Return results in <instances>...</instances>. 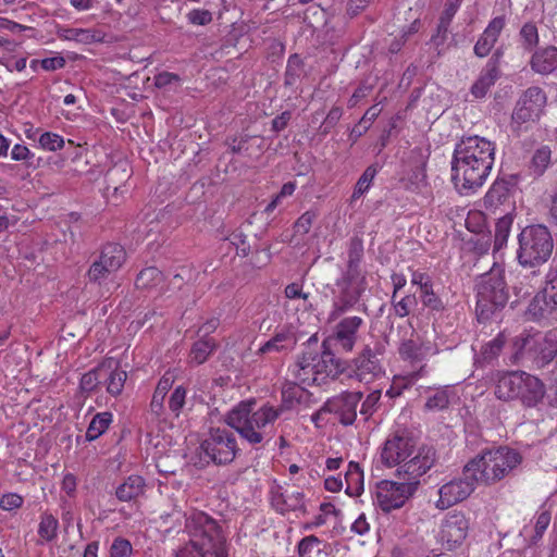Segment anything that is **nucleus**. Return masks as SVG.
<instances>
[{"label":"nucleus","mask_w":557,"mask_h":557,"mask_svg":"<svg viewBox=\"0 0 557 557\" xmlns=\"http://www.w3.org/2000/svg\"><path fill=\"white\" fill-rule=\"evenodd\" d=\"M436 449L423 445L408 462L396 469L399 482L384 480L376 486V503L384 512L398 509L417 492L420 478L435 465Z\"/></svg>","instance_id":"f257e3e1"},{"label":"nucleus","mask_w":557,"mask_h":557,"mask_svg":"<svg viewBox=\"0 0 557 557\" xmlns=\"http://www.w3.org/2000/svg\"><path fill=\"white\" fill-rule=\"evenodd\" d=\"M190 540L175 557H228L226 539L220 524L203 511L190 515L186 520Z\"/></svg>","instance_id":"f03ea898"},{"label":"nucleus","mask_w":557,"mask_h":557,"mask_svg":"<svg viewBox=\"0 0 557 557\" xmlns=\"http://www.w3.org/2000/svg\"><path fill=\"white\" fill-rule=\"evenodd\" d=\"M255 400L240 401L226 414L225 422L234 429L243 440L256 446L271 433L274 422L282 414V409H275L269 403L253 409Z\"/></svg>","instance_id":"7ed1b4c3"},{"label":"nucleus","mask_w":557,"mask_h":557,"mask_svg":"<svg viewBox=\"0 0 557 557\" xmlns=\"http://www.w3.org/2000/svg\"><path fill=\"white\" fill-rule=\"evenodd\" d=\"M522 460L521 454L508 446L486 447L468 461L467 472L472 470L481 484L491 486L511 475Z\"/></svg>","instance_id":"20e7f679"},{"label":"nucleus","mask_w":557,"mask_h":557,"mask_svg":"<svg viewBox=\"0 0 557 557\" xmlns=\"http://www.w3.org/2000/svg\"><path fill=\"white\" fill-rule=\"evenodd\" d=\"M346 265L341 277L335 282L334 307L338 313L352 308L368 287L367 271L362 269L363 246H348Z\"/></svg>","instance_id":"39448f33"},{"label":"nucleus","mask_w":557,"mask_h":557,"mask_svg":"<svg viewBox=\"0 0 557 557\" xmlns=\"http://www.w3.org/2000/svg\"><path fill=\"white\" fill-rule=\"evenodd\" d=\"M557 357V330L524 331L512 339L511 362L543 369Z\"/></svg>","instance_id":"423d86ee"},{"label":"nucleus","mask_w":557,"mask_h":557,"mask_svg":"<svg viewBox=\"0 0 557 557\" xmlns=\"http://www.w3.org/2000/svg\"><path fill=\"white\" fill-rule=\"evenodd\" d=\"M494 393L500 400H519L522 406L533 408L542 403L546 387L537 376L518 370L500 374Z\"/></svg>","instance_id":"0eeeda50"},{"label":"nucleus","mask_w":557,"mask_h":557,"mask_svg":"<svg viewBox=\"0 0 557 557\" xmlns=\"http://www.w3.org/2000/svg\"><path fill=\"white\" fill-rule=\"evenodd\" d=\"M509 294L504 271L493 267L480 276L476 283V317L485 322L502 311L508 302Z\"/></svg>","instance_id":"6e6552de"},{"label":"nucleus","mask_w":557,"mask_h":557,"mask_svg":"<svg viewBox=\"0 0 557 557\" xmlns=\"http://www.w3.org/2000/svg\"><path fill=\"white\" fill-rule=\"evenodd\" d=\"M547 94L540 86H530L519 95L510 117L511 132L520 136L537 123L547 106Z\"/></svg>","instance_id":"1a4fd4ad"},{"label":"nucleus","mask_w":557,"mask_h":557,"mask_svg":"<svg viewBox=\"0 0 557 557\" xmlns=\"http://www.w3.org/2000/svg\"><path fill=\"white\" fill-rule=\"evenodd\" d=\"M238 451L236 436L232 431L221 428L211 429L209 436L199 446V460L194 465L200 469L210 462L219 466L227 465L234 460Z\"/></svg>","instance_id":"9d476101"},{"label":"nucleus","mask_w":557,"mask_h":557,"mask_svg":"<svg viewBox=\"0 0 557 557\" xmlns=\"http://www.w3.org/2000/svg\"><path fill=\"white\" fill-rule=\"evenodd\" d=\"M493 164L484 161L465 158L458 153L453 154L451 182L461 195H470L483 186Z\"/></svg>","instance_id":"9b49d317"},{"label":"nucleus","mask_w":557,"mask_h":557,"mask_svg":"<svg viewBox=\"0 0 557 557\" xmlns=\"http://www.w3.org/2000/svg\"><path fill=\"white\" fill-rule=\"evenodd\" d=\"M420 447L411 430L399 428L386 437L381 448V461L387 468H399L413 458Z\"/></svg>","instance_id":"f8f14e48"},{"label":"nucleus","mask_w":557,"mask_h":557,"mask_svg":"<svg viewBox=\"0 0 557 557\" xmlns=\"http://www.w3.org/2000/svg\"><path fill=\"white\" fill-rule=\"evenodd\" d=\"M468 462L462 468V473L458 478H454L438 488V499L435 507L440 510L448 509L449 507L467 499L480 483L473 471L467 472Z\"/></svg>","instance_id":"ddd939ff"},{"label":"nucleus","mask_w":557,"mask_h":557,"mask_svg":"<svg viewBox=\"0 0 557 557\" xmlns=\"http://www.w3.org/2000/svg\"><path fill=\"white\" fill-rule=\"evenodd\" d=\"M383 354V346L379 343L374 348L366 345L350 366L349 377L360 383H371L384 374V368L379 356Z\"/></svg>","instance_id":"4468645a"},{"label":"nucleus","mask_w":557,"mask_h":557,"mask_svg":"<svg viewBox=\"0 0 557 557\" xmlns=\"http://www.w3.org/2000/svg\"><path fill=\"white\" fill-rule=\"evenodd\" d=\"M362 397V392L345 391L329 398L323 404V410L334 414L341 424L348 426L357 419V408Z\"/></svg>","instance_id":"2eb2a0df"},{"label":"nucleus","mask_w":557,"mask_h":557,"mask_svg":"<svg viewBox=\"0 0 557 557\" xmlns=\"http://www.w3.org/2000/svg\"><path fill=\"white\" fill-rule=\"evenodd\" d=\"M315 379L318 385H323L329 379L335 380L345 370V363L336 358L329 346V342L324 341L321 349L317 345V357L314 358Z\"/></svg>","instance_id":"dca6fc26"},{"label":"nucleus","mask_w":557,"mask_h":557,"mask_svg":"<svg viewBox=\"0 0 557 557\" xmlns=\"http://www.w3.org/2000/svg\"><path fill=\"white\" fill-rule=\"evenodd\" d=\"M126 258L124 246H104L99 260L95 261L89 271L88 277L91 282H99L109 273L122 267Z\"/></svg>","instance_id":"f3484780"},{"label":"nucleus","mask_w":557,"mask_h":557,"mask_svg":"<svg viewBox=\"0 0 557 557\" xmlns=\"http://www.w3.org/2000/svg\"><path fill=\"white\" fill-rule=\"evenodd\" d=\"M468 530L469 521L465 513L453 511L442 522L440 537L447 549H453L465 541Z\"/></svg>","instance_id":"a211bd4d"},{"label":"nucleus","mask_w":557,"mask_h":557,"mask_svg":"<svg viewBox=\"0 0 557 557\" xmlns=\"http://www.w3.org/2000/svg\"><path fill=\"white\" fill-rule=\"evenodd\" d=\"M315 357L317 339L312 342V338H310L297 361L288 368L289 376L301 384L318 385V381L313 380L315 379Z\"/></svg>","instance_id":"6ab92c4d"},{"label":"nucleus","mask_w":557,"mask_h":557,"mask_svg":"<svg viewBox=\"0 0 557 557\" xmlns=\"http://www.w3.org/2000/svg\"><path fill=\"white\" fill-rule=\"evenodd\" d=\"M504 57V48L498 47L491 55L479 77L471 86V94L474 98L481 99L486 96L492 86L500 77V62Z\"/></svg>","instance_id":"aec40b11"},{"label":"nucleus","mask_w":557,"mask_h":557,"mask_svg":"<svg viewBox=\"0 0 557 557\" xmlns=\"http://www.w3.org/2000/svg\"><path fill=\"white\" fill-rule=\"evenodd\" d=\"M454 153L494 164L495 144L480 136L463 137L455 147Z\"/></svg>","instance_id":"412c9836"},{"label":"nucleus","mask_w":557,"mask_h":557,"mask_svg":"<svg viewBox=\"0 0 557 557\" xmlns=\"http://www.w3.org/2000/svg\"><path fill=\"white\" fill-rule=\"evenodd\" d=\"M362 324L363 320L360 317L344 318L337 323L334 335L327 342L334 341L344 351L349 352L356 345L358 331Z\"/></svg>","instance_id":"4be33fe9"},{"label":"nucleus","mask_w":557,"mask_h":557,"mask_svg":"<svg viewBox=\"0 0 557 557\" xmlns=\"http://www.w3.org/2000/svg\"><path fill=\"white\" fill-rule=\"evenodd\" d=\"M505 25L506 17L504 15L496 16L490 21L473 47V52L478 58H485L491 53Z\"/></svg>","instance_id":"5701e85b"},{"label":"nucleus","mask_w":557,"mask_h":557,"mask_svg":"<svg viewBox=\"0 0 557 557\" xmlns=\"http://www.w3.org/2000/svg\"><path fill=\"white\" fill-rule=\"evenodd\" d=\"M513 190V184L507 180H497L490 187L484 196L483 203L485 210L496 213L502 206L510 207V198Z\"/></svg>","instance_id":"b1692460"},{"label":"nucleus","mask_w":557,"mask_h":557,"mask_svg":"<svg viewBox=\"0 0 557 557\" xmlns=\"http://www.w3.org/2000/svg\"><path fill=\"white\" fill-rule=\"evenodd\" d=\"M531 70L542 76L557 75V48L546 46L534 50L529 61Z\"/></svg>","instance_id":"393cba45"},{"label":"nucleus","mask_w":557,"mask_h":557,"mask_svg":"<svg viewBox=\"0 0 557 557\" xmlns=\"http://www.w3.org/2000/svg\"><path fill=\"white\" fill-rule=\"evenodd\" d=\"M103 381L102 384L106 386V391L112 397H117L124 389L125 382L127 380L126 371L122 370L119 362L113 359L103 360Z\"/></svg>","instance_id":"a878e982"},{"label":"nucleus","mask_w":557,"mask_h":557,"mask_svg":"<svg viewBox=\"0 0 557 557\" xmlns=\"http://www.w3.org/2000/svg\"><path fill=\"white\" fill-rule=\"evenodd\" d=\"M146 480L138 474H131L115 488V496L120 502H137L146 492Z\"/></svg>","instance_id":"bb28decb"},{"label":"nucleus","mask_w":557,"mask_h":557,"mask_svg":"<svg viewBox=\"0 0 557 557\" xmlns=\"http://www.w3.org/2000/svg\"><path fill=\"white\" fill-rule=\"evenodd\" d=\"M556 309L557 305L553 304L552 298L548 297V294L542 288L530 301L524 317L527 320L540 321L548 318Z\"/></svg>","instance_id":"cd10ccee"},{"label":"nucleus","mask_w":557,"mask_h":557,"mask_svg":"<svg viewBox=\"0 0 557 557\" xmlns=\"http://www.w3.org/2000/svg\"><path fill=\"white\" fill-rule=\"evenodd\" d=\"M554 246H519L518 260L523 267L535 268L544 264L552 256Z\"/></svg>","instance_id":"c85d7f7f"},{"label":"nucleus","mask_w":557,"mask_h":557,"mask_svg":"<svg viewBox=\"0 0 557 557\" xmlns=\"http://www.w3.org/2000/svg\"><path fill=\"white\" fill-rule=\"evenodd\" d=\"M430 395L426 398L424 409L428 411H442L448 409L450 404L457 399V394L451 386L429 388Z\"/></svg>","instance_id":"c756f323"},{"label":"nucleus","mask_w":557,"mask_h":557,"mask_svg":"<svg viewBox=\"0 0 557 557\" xmlns=\"http://www.w3.org/2000/svg\"><path fill=\"white\" fill-rule=\"evenodd\" d=\"M297 344L296 335L290 331L276 333L272 338L265 342L257 351L258 355L271 352H287L295 348Z\"/></svg>","instance_id":"7c9ffc66"},{"label":"nucleus","mask_w":557,"mask_h":557,"mask_svg":"<svg viewBox=\"0 0 557 557\" xmlns=\"http://www.w3.org/2000/svg\"><path fill=\"white\" fill-rule=\"evenodd\" d=\"M300 384V382L295 380H287L282 386V404L275 407V409H282L283 413L285 410H290L296 405L302 403L308 393Z\"/></svg>","instance_id":"2f4dec72"},{"label":"nucleus","mask_w":557,"mask_h":557,"mask_svg":"<svg viewBox=\"0 0 557 557\" xmlns=\"http://www.w3.org/2000/svg\"><path fill=\"white\" fill-rule=\"evenodd\" d=\"M113 421V414L109 411L99 412L94 416L91 419L85 436H76V442L79 444L82 441L84 442H92L99 438L106 431L109 429L110 424Z\"/></svg>","instance_id":"473e14b6"},{"label":"nucleus","mask_w":557,"mask_h":557,"mask_svg":"<svg viewBox=\"0 0 557 557\" xmlns=\"http://www.w3.org/2000/svg\"><path fill=\"white\" fill-rule=\"evenodd\" d=\"M59 525V520L54 515L47 510L41 512L37 530L39 536L37 543L44 545L53 542L58 537Z\"/></svg>","instance_id":"72a5a7b5"},{"label":"nucleus","mask_w":557,"mask_h":557,"mask_svg":"<svg viewBox=\"0 0 557 557\" xmlns=\"http://www.w3.org/2000/svg\"><path fill=\"white\" fill-rule=\"evenodd\" d=\"M550 164L552 149L548 146H541L533 152L528 169L534 178H539L544 175Z\"/></svg>","instance_id":"f704fd0d"},{"label":"nucleus","mask_w":557,"mask_h":557,"mask_svg":"<svg viewBox=\"0 0 557 557\" xmlns=\"http://www.w3.org/2000/svg\"><path fill=\"white\" fill-rule=\"evenodd\" d=\"M519 244H553V237L545 225L536 224L525 227L518 235Z\"/></svg>","instance_id":"c9c22d12"},{"label":"nucleus","mask_w":557,"mask_h":557,"mask_svg":"<svg viewBox=\"0 0 557 557\" xmlns=\"http://www.w3.org/2000/svg\"><path fill=\"white\" fill-rule=\"evenodd\" d=\"M216 347V342L211 337L198 339L191 346L189 354L190 362L197 366L205 363L215 351Z\"/></svg>","instance_id":"e433bc0d"},{"label":"nucleus","mask_w":557,"mask_h":557,"mask_svg":"<svg viewBox=\"0 0 557 557\" xmlns=\"http://www.w3.org/2000/svg\"><path fill=\"white\" fill-rule=\"evenodd\" d=\"M398 354L401 360L408 361L411 366L422 362L425 358L422 344L411 338L404 339L400 343Z\"/></svg>","instance_id":"4c0bfd02"},{"label":"nucleus","mask_w":557,"mask_h":557,"mask_svg":"<svg viewBox=\"0 0 557 557\" xmlns=\"http://www.w3.org/2000/svg\"><path fill=\"white\" fill-rule=\"evenodd\" d=\"M346 494L358 496L363 491V471L357 462L350 461L345 473Z\"/></svg>","instance_id":"58836bf2"},{"label":"nucleus","mask_w":557,"mask_h":557,"mask_svg":"<svg viewBox=\"0 0 557 557\" xmlns=\"http://www.w3.org/2000/svg\"><path fill=\"white\" fill-rule=\"evenodd\" d=\"M172 384L173 380L171 377H168L166 375H163L159 380L150 403V410L154 416L159 417L163 412L164 398L168 392L171 389Z\"/></svg>","instance_id":"ea45409f"},{"label":"nucleus","mask_w":557,"mask_h":557,"mask_svg":"<svg viewBox=\"0 0 557 557\" xmlns=\"http://www.w3.org/2000/svg\"><path fill=\"white\" fill-rule=\"evenodd\" d=\"M162 282V272L156 267H148L138 273L135 285L139 289H152L158 287Z\"/></svg>","instance_id":"a19ab883"},{"label":"nucleus","mask_w":557,"mask_h":557,"mask_svg":"<svg viewBox=\"0 0 557 557\" xmlns=\"http://www.w3.org/2000/svg\"><path fill=\"white\" fill-rule=\"evenodd\" d=\"M63 37L67 40H75L84 45L101 42L103 40V35L101 32L96 29L84 28H66L64 29Z\"/></svg>","instance_id":"79ce46f5"},{"label":"nucleus","mask_w":557,"mask_h":557,"mask_svg":"<svg viewBox=\"0 0 557 557\" xmlns=\"http://www.w3.org/2000/svg\"><path fill=\"white\" fill-rule=\"evenodd\" d=\"M103 361L97 367L84 373L81 377L79 388L83 393L90 394L95 392L103 381Z\"/></svg>","instance_id":"37998d69"},{"label":"nucleus","mask_w":557,"mask_h":557,"mask_svg":"<svg viewBox=\"0 0 557 557\" xmlns=\"http://www.w3.org/2000/svg\"><path fill=\"white\" fill-rule=\"evenodd\" d=\"M506 335L504 332L497 334L495 338L486 343L481 348V359L485 363H492L499 354L502 352L505 344H506Z\"/></svg>","instance_id":"c03bdc74"},{"label":"nucleus","mask_w":557,"mask_h":557,"mask_svg":"<svg viewBox=\"0 0 557 557\" xmlns=\"http://www.w3.org/2000/svg\"><path fill=\"white\" fill-rule=\"evenodd\" d=\"M377 174V165H369L359 180L357 181L354 193L351 195V201L359 199L371 186L373 178Z\"/></svg>","instance_id":"a18cd8bd"},{"label":"nucleus","mask_w":557,"mask_h":557,"mask_svg":"<svg viewBox=\"0 0 557 557\" xmlns=\"http://www.w3.org/2000/svg\"><path fill=\"white\" fill-rule=\"evenodd\" d=\"M519 36L521 39L522 48L525 51H533L537 47L540 38L537 27L534 23H525L521 27Z\"/></svg>","instance_id":"49530a36"},{"label":"nucleus","mask_w":557,"mask_h":557,"mask_svg":"<svg viewBox=\"0 0 557 557\" xmlns=\"http://www.w3.org/2000/svg\"><path fill=\"white\" fill-rule=\"evenodd\" d=\"M381 399V391L375 389L367 395L360 407V414L364 421H368L379 409Z\"/></svg>","instance_id":"de8ad7c7"},{"label":"nucleus","mask_w":557,"mask_h":557,"mask_svg":"<svg viewBox=\"0 0 557 557\" xmlns=\"http://www.w3.org/2000/svg\"><path fill=\"white\" fill-rule=\"evenodd\" d=\"M512 216L509 213H505L504 216L498 219L495 227V243L494 244H506L512 225Z\"/></svg>","instance_id":"09e8293b"},{"label":"nucleus","mask_w":557,"mask_h":557,"mask_svg":"<svg viewBox=\"0 0 557 557\" xmlns=\"http://www.w3.org/2000/svg\"><path fill=\"white\" fill-rule=\"evenodd\" d=\"M321 540L315 535H308L300 540L297 545V553L299 557H311L313 552L320 553L319 545Z\"/></svg>","instance_id":"8fccbe9b"},{"label":"nucleus","mask_w":557,"mask_h":557,"mask_svg":"<svg viewBox=\"0 0 557 557\" xmlns=\"http://www.w3.org/2000/svg\"><path fill=\"white\" fill-rule=\"evenodd\" d=\"M38 144L45 150L57 151L63 148L64 139L55 133L46 132L40 135Z\"/></svg>","instance_id":"3c124183"},{"label":"nucleus","mask_w":557,"mask_h":557,"mask_svg":"<svg viewBox=\"0 0 557 557\" xmlns=\"http://www.w3.org/2000/svg\"><path fill=\"white\" fill-rule=\"evenodd\" d=\"M187 391L184 386L180 385L175 387L169 399V408L173 414L177 418L185 406Z\"/></svg>","instance_id":"603ef678"},{"label":"nucleus","mask_w":557,"mask_h":557,"mask_svg":"<svg viewBox=\"0 0 557 557\" xmlns=\"http://www.w3.org/2000/svg\"><path fill=\"white\" fill-rule=\"evenodd\" d=\"M133 546L127 539L115 537L110 546V557H131Z\"/></svg>","instance_id":"864d4df0"},{"label":"nucleus","mask_w":557,"mask_h":557,"mask_svg":"<svg viewBox=\"0 0 557 557\" xmlns=\"http://www.w3.org/2000/svg\"><path fill=\"white\" fill-rule=\"evenodd\" d=\"M392 304L394 307L395 314L399 318H405L409 315L412 306L417 305V299L414 296H405L400 300H396V298L392 297Z\"/></svg>","instance_id":"5fc2aeb1"},{"label":"nucleus","mask_w":557,"mask_h":557,"mask_svg":"<svg viewBox=\"0 0 557 557\" xmlns=\"http://www.w3.org/2000/svg\"><path fill=\"white\" fill-rule=\"evenodd\" d=\"M543 289L552 298L553 304L557 305V265L547 272Z\"/></svg>","instance_id":"6e6d98bb"},{"label":"nucleus","mask_w":557,"mask_h":557,"mask_svg":"<svg viewBox=\"0 0 557 557\" xmlns=\"http://www.w3.org/2000/svg\"><path fill=\"white\" fill-rule=\"evenodd\" d=\"M317 218V213L314 211H306L295 223L294 228L296 234H307L313 221Z\"/></svg>","instance_id":"4d7b16f0"},{"label":"nucleus","mask_w":557,"mask_h":557,"mask_svg":"<svg viewBox=\"0 0 557 557\" xmlns=\"http://www.w3.org/2000/svg\"><path fill=\"white\" fill-rule=\"evenodd\" d=\"M459 4L460 0H456L455 2H449L446 4L445 10L440 20L438 30H447L453 17L458 11Z\"/></svg>","instance_id":"13d9d810"},{"label":"nucleus","mask_w":557,"mask_h":557,"mask_svg":"<svg viewBox=\"0 0 557 557\" xmlns=\"http://www.w3.org/2000/svg\"><path fill=\"white\" fill-rule=\"evenodd\" d=\"M153 81H154V86L157 88L161 89V88H166L171 85H178L181 83V77L175 73L164 71V72L157 74L153 77Z\"/></svg>","instance_id":"bf43d9fd"},{"label":"nucleus","mask_w":557,"mask_h":557,"mask_svg":"<svg viewBox=\"0 0 557 557\" xmlns=\"http://www.w3.org/2000/svg\"><path fill=\"white\" fill-rule=\"evenodd\" d=\"M285 494L283 503L287 506V511H296L304 509V494L300 492H294L292 494Z\"/></svg>","instance_id":"052dcab7"},{"label":"nucleus","mask_w":557,"mask_h":557,"mask_svg":"<svg viewBox=\"0 0 557 557\" xmlns=\"http://www.w3.org/2000/svg\"><path fill=\"white\" fill-rule=\"evenodd\" d=\"M23 502H24V499L21 495L15 494V493H8L2 496V498L0 500V507L3 510L10 511V510L17 509V508L22 507Z\"/></svg>","instance_id":"680f3d73"},{"label":"nucleus","mask_w":557,"mask_h":557,"mask_svg":"<svg viewBox=\"0 0 557 557\" xmlns=\"http://www.w3.org/2000/svg\"><path fill=\"white\" fill-rule=\"evenodd\" d=\"M188 21L195 25H207L212 21V14L208 10L195 9L188 13Z\"/></svg>","instance_id":"e2e57ef3"},{"label":"nucleus","mask_w":557,"mask_h":557,"mask_svg":"<svg viewBox=\"0 0 557 557\" xmlns=\"http://www.w3.org/2000/svg\"><path fill=\"white\" fill-rule=\"evenodd\" d=\"M549 522H550V513L548 511L545 510V511H542L541 513H539V516L536 517L535 534L533 535V541H536L543 536L544 532L546 531L547 527L549 525Z\"/></svg>","instance_id":"0e129e2a"},{"label":"nucleus","mask_w":557,"mask_h":557,"mask_svg":"<svg viewBox=\"0 0 557 557\" xmlns=\"http://www.w3.org/2000/svg\"><path fill=\"white\" fill-rule=\"evenodd\" d=\"M424 308L429 309L431 312H443L446 308L442 298L435 293L432 296H429L424 300L421 301Z\"/></svg>","instance_id":"69168bd1"},{"label":"nucleus","mask_w":557,"mask_h":557,"mask_svg":"<svg viewBox=\"0 0 557 557\" xmlns=\"http://www.w3.org/2000/svg\"><path fill=\"white\" fill-rule=\"evenodd\" d=\"M11 158L15 161H25L30 165L29 160L34 158V153L26 146L16 144L11 150Z\"/></svg>","instance_id":"338daca9"},{"label":"nucleus","mask_w":557,"mask_h":557,"mask_svg":"<svg viewBox=\"0 0 557 557\" xmlns=\"http://www.w3.org/2000/svg\"><path fill=\"white\" fill-rule=\"evenodd\" d=\"M381 109L377 107V104L370 107L363 116L361 117L360 125H364V132H367L374 120L380 115Z\"/></svg>","instance_id":"774afa93"}]
</instances>
